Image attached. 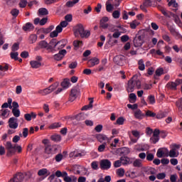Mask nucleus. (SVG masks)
<instances>
[{
	"instance_id": "obj_48",
	"label": "nucleus",
	"mask_w": 182,
	"mask_h": 182,
	"mask_svg": "<svg viewBox=\"0 0 182 182\" xmlns=\"http://www.w3.org/2000/svg\"><path fill=\"white\" fill-rule=\"evenodd\" d=\"M146 160L147 161H153V160H154V154H153L152 153H147Z\"/></svg>"
},
{
	"instance_id": "obj_38",
	"label": "nucleus",
	"mask_w": 182,
	"mask_h": 182,
	"mask_svg": "<svg viewBox=\"0 0 182 182\" xmlns=\"http://www.w3.org/2000/svg\"><path fill=\"white\" fill-rule=\"evenodd\" d=\"M54 28L55 26H50L47 28H42L41 31L43 32V33H50V32H52V31H53Z\"/></svg>"
},
{
	"instance_id": "obj_31",
	"label": "nucleus",
	"mask_w": 182,
	"mask_h": 182,
	"mask_svg": "<svg viewBox=\"0 0 182 182\" xmlns=\"http://www.w3.org/2000/svg\"><path fill=\"white\" fill-rule=\"evenodd\" d=\"M129 103H136V100H137V96L134 93H131L129 95Z\"/></svg>"
},
{
	"instance_id": "obj_52",
	"label": "nucleus",
	"mask_w": 182,
	"mask_h": 182,
	"mask_svg": "<svg viewBox=\"0 0 182 182\" xmlns=\"http://www.w3.org/2000/svg\"><path fill=\"white\" fill-rule=\"evenodd\" d=\"M18 55H19V54L18 53V52H15V53L11 52V53H10L11 58L12 59H14L15 60H18L19 59V58H18Z\"/></svg>"
},
{
	"instance_id": "obj_60",
	"label": "nucleus",
	"mask_w": 182,
	"mask_h": 182,
	"mask_svg": "<svg viewBox=\"0 0 182 182\" xmlns=\"http://www.w3.org/2000/svg\"><path fill=\"white\" fill-rule=\"evenodd\" d=\"M145 116H146L147 117H156V113L148 110L146 111Z\"/></svg>"
},
{
	"instance_id": "obj_55",
	"label": "nucleus",
	"mask_w": 182,
	"mask_h": 182,
	"mask_svg": "<svg viewBox=\"0 0 182 182\" xmlns=\"http://www.w3.org/2000/svg\"><path fill=\"white\" fill-rule=\"evenodd\" d=\"M168 156L169 157H178V154H177V152L172 151L171 149L170 150V151H168Z\"/></svg>"
},
{
	"instance_id": "obj_13",
	"label": "nucleus",
	"mask_w": 182,
	"mask_h": 182,
	"mask_svg": "<svg viewBox=\"0 0 182 182\" xmlns=\"http://www.w3.org/2000/svg\"><path fill=\"white\" fill-rule=\"evenodd\" d=\"M66 53H67L66 50L65 49L60 50L58 53L54 55L55 60H62V59H63Z\"/></svg>"
},
{
	"instance_id": "obj_50",
	"label": "nucleus",
	"mask_w": 182,
	"mask_h": 182,
	"mask_svg": "<svg viewBox=\"0 0 182 182\" xmlns=\"http://www.w3.org/2000/svg\"><path fill=\"white\" fill-rule=\"evenodd\" d=\"M164 73V70L163 68H158L155 71L156 76H161Z\"/></svg>"
},
{
	"instance_id": "obj_15",
	"label": "nucleus",
	"mask_w": 182,
	"mask_h": 182,
	"mask_svg": "<svg viewBox=\"0 0 182 182\" xmlns=\"http://www.w3.org/2000/svg\"><path fill=\"white\" fill-rule=\"evenodd\" d=\"M143 45V38L141 36L134 39V46L135 48H140Z\"/></svg>"
},
{
	"instance_id": "obj_25",
	"label": "nucleus",
	"mask_w": 182,
	"mask_h": 182,
	"mask_svg": "<svg viewBox=\"0 0 182 182\" xmlns=\"http://www.w3.org/2000/svg\"><path fill=\"white\" fill-rule=\"evenodd\" d=\"M96 139L100 141V143H103L105 140H107V136H106V135L99 134L96 135Z\"/></svg>"
},
{
	"instance_id": "obj_8",
	"label": "nucleus",
	"mask_w": 182,
	"mask_h": 182,
	"mask_svg": "<svg viewBox=\"0 0 182 182\" xmlns=\"http://www.w3.org/2000/svg\"><path fill=\"white\" fill-rule=\"evenodd\" d=\"M79 96H80V91L76 88H73L70 94L69 101L74 102Z\"/></svg>"
},
{
	"instance_id": "obj_43",
	"label": "nucleus",
	"mask_w": 182,
	"mask_h": 182,
	"mask_svg": "<svg viewBox=\"0 0 182 182\" xmlns=\"http://www.w3.org/2000/svg\"><path fill=\"white\" fill-rule=\"evenodd\" d=\"M167 112H161L157 114L156 119H164V117H167Z\"/></svg>"
},
{
	"instance_id": "obj_20",
	"label": "nucleus",
	"mask_w": 182,
	"mask_h": 182,
	"mask_svg": "<svg viewBox=\"0 0 182 182\" xmlns=\"http://www.w3.org/2000/svg\"><path fill=\"white\" fill-rule=\"evenodd\" d=\"M108 21H109L108 17H103L100 21V27L102 28V29H107L108 23H106V22H108Z\"/></svg>"
},
{
	"instance_id": "obj_22",
	"label": "nucleus",
	"mask_w": 182,
	"mask_h": 182,
	"mask_svg": "<svg viewBox=\"0 0 182 182\" xmlns=\"http://www.w3.org/2000/svg\"><path fill=\"white\" fill-rule=\"evenodd\" d=\"M30 65L33 69H39L42 66V63L36 60H31Z\"/></svg>"
},
{
	"instance_id": "obj_3",
	"label": "nucleus",
	"mask_w": 182,
	"mask_h": 182,
	"mask_svg": "<svg viewBox=\"0 0 182 182\" xmlns=\"http://www.w3.org/2000/svg\"><path fill=\"white\" fill-rule=\"evenodd\" d=\"M5 147L7 150V157H11L13 154H15V153H16V150L18 153H22V146H17L16 144L13 145L11 141L6 142Z\"/></svg>"
},
{
	"instance_id": "obj_12",
	"label": "nucleus",
	"mask_w": 182,
	"mask_h": 182,
	"mask_svg": "<svg viewBox=\"0 0 182 182\" xmlns=\"http://www.w3.org/2000/svg\"><path fill=\"white\" fill-rule=\"evenodd\" d=\"M100 63V60L99 58L95 57L91 59H90L87 61V66L88 68H93V66H96V65H99Z\"/></svg>"
},
{
	"instance_id": "obj_59",
	"label": "nucleus",
	"mask_w": 182,
	"mask_h": 182,
	"mask_svg": "<svg viewBox=\"0 0 182 182\" xmlns=\"http://www.w3.org/2000/svg\"><path fill=\"white\" fill-rule=\"evenodd\" d=\"M19 50V43H15L12 47H11V50L12 52H16V50Z\"/></svg>"
},
{
	"instance_id": "obj_41",
	"label": "nucleus",
	"mask_w": 182,
	"mask_h": 182,
	"mask_svg": "<svg viewBox=\"0 0 182 182\" xmlns=\"http://www.w3.org/2000/svg\"><path fill=\"white\" fill-rule=\"evenodd\" d=\"M56 176V173H53L48 177V180H50V182H62V180L59 178H55V176ZM55 179V180H54ZM54 180V181H53Z\"/></svg>"
},
{
	"instance_id": "obj_35",
	"label": "nucleus",
	"mask_w": 182,
	"mask_h": 182,
	"mask_svg": "<svg viewBox=\"0 0 182 182\" xmlns=\"http://www.w3.org/2000/svg\"><path fill=\"white\" fill-rule=\"evenodd\" d=\"M124 122H126V119L123 117H119L114 124H119V126H123L124 124Z\"/></svg>"
},
{
	"instance_id": "obj_11",
	"label": "nucleus",
	"mask_w": 182,
	"mask_h": 182,
	"mask_svg": "<svg viewBox=\"0 0 182 182\" xmlns=\"http://www.w3.org/2000/svg\"><path fill=\"white\" fill-rule=\"evenodd\" d=\"M23 178H25V176L20 172L16 173L9 182H22Z\"/></svg>"
},
{
	"instance_id": "obj_28",
	"label": "nucleus",
	"mask_w": 182,
	"mask_h": 182,
	"mask_svg": "<svg viewBox=\"0 0 182 182\" xmlns=\"http://www.w3.org/2000/svg\"><path fill=\"white\" fill-rule=\"evenodd\" d=\"M70 85V80L68 78H65L64 80L61 82V86L63 89H68Z\"/></svg>"
},
{
	"instance_id": "obj_23",
	"label": "nucleus",
	"mask_w": 182,
	"mask_h": 182,
	"mask_svg": "<svg viewBox=\"0 0 182 182\" xmlns=\"http://www.w3.org/2000/svg\"><path fill=\"white\" fill-rule=\"evenodd\" d=\"M66 43H68V41L65 40V39H63V40H61L60 41H58L57 42L58 50H59V49H63V48L65 46H66Z\"/></svg>"
},
{
	"instance_id": "obj_30",
	"label": "nucleus",
	"mask_w": 182,
	"mask_h": 182,
	"mask_svg": "<svg viewBox=\"0 0 182 182\" xmlns=\"http://www.w3.org/2000/svg\"><path fill=\"white\" fill-rule=\"evenodd\" d=\"M33 28V24L31 23H26V25L23 26V30H24L25 32H26V31H32Z\"/></svg>"
},
{
	"instance_id": "obj_9",
	"label": "nucleus",
	"mask_w": 182,
	"mask_h": 182,
	"mask_svg": "<svg viewBox=\"0 0 182 182\" xmlns=\"http://www.w3.org/2000/svg\"><path fill=\"white\" fill-rule=\"evenodd\" d=\"M156 156L159 159H161L162 157H168V149L159 148L157 151Z\"/></svg>"
},
{
	"instance_id": "obj_14",
	"label": "nucleus",
	"mask_w": 182,
	"mask_h": 182,
	"mask_svg": "<svg viewBox=\"0 0 182 182\" xmlns=\"http://www.w3.org/2000/svg\"><path fill=\"white\" fill-rule=\"evenodd\" d=\"M149 6H151V0H144L142 5L140 6V9L143 11V12H147V9Z\"/></svg>"
},
{
	"instance_id": "obj_56",
	"label": "nucleus",
	"mask_w": 182,
	"mask_h": 182,
	"mask_svg": "<svg viewBox=\"0 0 182 182\" xmlns=\"http://www.w3.org/2000/svg\"><path fill=\"white\" fill-rule=\"evenodd\" d=\"M51 140H53V141H60V140H61L60 135L51 136Z\"/></svg>"
},
{
	"instance_id": "obj_46",
	"label": "nucleus",
	"mask_w": 182,
	"mask_h": 182,
	"mask_svg": "<svg viewBox=\"0 0 182 182\" xmlns=\"http://www.w3.org/2000/svg\"><path fill=\"white\" fill-rule=\"evenodd\" d=\"M106 146H107V144L106 142H104L102 144L98 146V151L100 153L105 151V149H106Z\"/></svg>"
},
{
	"instance_id": "obj_16",
	"label": "nucleus",
	"mask_w": 182,
	"mask_h": 182,
	"mask_svg": "<svg viewBox=\"0 0 182 182\" xmlns=\"http://www.w3.org/2000/svg\"><path fill=\"white\" fill-rule=\"evenodd\" d=\"M121 163L123 166H127L128 164H132L133 161L127 156H122L120 158Z\"/></svg>"
},
{
	"instance_id": "obj_32",
	"label": "nucleus",
	"mask_w": 182,
	"mask_h": 182,
	"mask_svg": "<svg viewBox=\"0 0 182 182\" xmlns=\"http://www.w3.org/2000/svg\"><path fill=\"white\" fill-rule=\"evenodd\" d=\"M86 119V114L81 112L75 116V119L80 122L81 120H85Z\"/></svg>"
},
{
	"instance_id": "obj_39",
	"label": "nucleus",
	"mask_w": 182,
	"mask_h": 182,
	"mask_svg": "<svg viewBox=\"0 0 182 182\" xmlns=\"http://www.w3.org/2000/svg\"><path fill=\"white\" fill-rule=\"evenodd\" d=\"M138 65L139 70H144L146 69V65H144V61L143 59H141L138 61Z\"/></svg>"
},
{
	"instance_id": "obj_49",
	"label": "nucleus",
	"mask_w": 182,
	"mask_h": 182,
	"mask_svg": "<svg viewBox=\"0 0 182 182\" xmlns=\"http://www.w3.org/2000/svg\"><path fill=\"white\" fill-rule=\"evenodd\" d=\"M159 140H160V137L159 136H152L150 138V141H151V143H153V144H156V143H157L159 141Z\"/></svg>"
},
{
	"instance_id": "obj_61",
	"label": "nucleus",
	"mask_w": 182,
	"mask_h": 182,
	"mask_svg": "<svg viewBox=\"0 0 182 182\" xmlns=\"http://www.w3.org/2000/svg\"><path fill=\"white\" fill-rule=\"evenodd\" d=\"M117 174L119 176V177H123V176H124V169L122 168H119L117 170Z\"/></svg>"
},
{
	"instance_id": "obj_18",
	"label": "nucleus",
	"mask_w": 182,
	"mask_h": 182,
	"mask_svg": "<svg viewBox=\"0 0 182 182\" xmlns=\"http://www.w3.org/2000/svg\"><path fill=\"white\" fill-rule=\"evenodd\" d=\"M48 46V42L41 41L38 43V46L36 48V50H39V49H46Z\"/></svg>"
},
{
	"instance_id": "obj_19",
	"label": "nucleus",
	"mask_w": 182,
	"mask_h": 182,
	"mask_svg": "<svg viewBox=\"0 0 182 182\" xmlns=\"http://www.w3.org/2000/svg\"><path fill=\"white\" fill-rule=\"evenodd\" d=\"M38 175L40 177H42V176H44L45 177H48V176H50V171H49L46 168H42L38 171Z\"/></svg>"
},
{
	"instance_id": "obj_63",
	"label": "nucleus",
	"mask_w": 182,
	"mask_h": 182,
	"mask_svg": "<svg viewBox=\"0 0 182 182\" xmlns=\"http://www.w3.org/2000/svg\"><path fill=\"white\" fill-rule=\"evenodd\" d=\"M61 126V124L59 123V122H55V123H53L50 126V129H58V127H60Z\"/></svg>"
},
{
	"instance_id": "obj_42",
	"label": "nucleus",
	"mask_w": 182,
	"mask_h": 182,
	"mask_svg": "<svg viewBox=\"0 0 182 182\" xmlns=\"http://www.w3.org/2000/svg\"><path fill=\"white\" fill-rule=\"evenodd\" d=\"M130 153V149L127 147L121 148V154H124V156H127Z\"/></svg>"
},
{
	"instance_id": "obj_37",
	"label": "nucleus",
	"mask_w": 182,
	"mask_h": 182,
	"mask_svg": "<svg viewBox=\"0 0 182 182\" xmlns=\"http://www.w3.org/2000/svg\"><path fill=\"white\" fill-rule=\"evenodd\" d=\"M29 43H35L38 41V36L36 34H31L28 38Z\"/></svg>"
},
{
	"instance_id": "obj_6",
	"label": "nucleus",
	"mask_w": 182,
	"mask_h": 182,
	"mask_svg": "<svg viewBox=\"0 0 182 182\" xmlns=\"http://www.w3.org/2000/svg\"><path fill=\"white\" fill-rule=\"evenodd\" d=\"M101 170H109L112 167V162L109 159H102L100 161Z\"/></svg>"
},
{
	"instance_id": "obj_54",
	"label": "nucleus",
	"mask_w": 182,
	"mask_h": 182,
	"mask_svg": "<svg viewBox=\"0 0 182 182\" xmlns=\"http://www.w3.org/2000/svg\"><path fill=\"white\" fill-rule=\"evenodd\" d=\"M11 14L12 16H14V18H16V16L19 15V11L17 9H14L11 11Z\"/></svg>"
},
{
	"instance_id": "obj_47",
	"label": "nucleus",
	"mask_w": 182,
	"mask_h": 182,
	"mask_svg": "<svg viewBox=\"0 0 182 182\" xmlns=\"http://www.w3.org/2000/svg\"><path fill=\"white\" fill-rule=\"evenodd\" d=\"M55 160L57 163H60L63 160V155L62 154H58L55 156Z\"/></svg>"
},
{
	"instance_id": "obj_10",
	"label": "nucleus",
	"mask_w": 182,
	"mask_h": 182,
	"mask_svg": "<svg viewBox=\"0 0 182 182\" xmlns=\"http://www.w3.org/2000/svg\"><path fill=\"white\" fill-rule=\"evenodd\" d=\"M18 119L16 117H11L9 119V127L10 129H18Z\"/></svg>"
},
{
	"instance_id": "obj_27",
	"label": "nucleus",
	"mask_w": 182,
	"mask_h": 182,
	"mask_svg": "<svg viewBox=\"0 0 182 182\" xmlns=\"http://www.w3.org/2000/svg\"><path fill=\"white\" fill-rule=\"evenodd\" d=\"M176 106L178 107V110L180 114L182 115V98H180L178 101L176 102Z\"/></svg>"
},
{
	"instance_id": "obj_5",
	"label": "nucleus",
	"mask_w": 182,
	"mask_h": 182,
	"mask_svg": "<svg viewBox=\"0 0 182 182\" xmlns=\"http://www.w3.org/2000/svg\"><path fill=\"white\" fill-rule=\"evenodd\" d=\"M44 153L47 156H46V159H49V157H52L53 154H56L58 153V146L56 145H46L44 146Z\"/></svg>"
},
{
	"instance_id": "obj_7",
	"label": "nucleus",
	"mask_w": 182,
	"mask_h": 182,
	"mask_svg": "<svg viewBox=\"0 0 182 182\" xmlns=\"http://www.w3.org/2000/svg\"><path fill=\"white\" fill-rule=\"evenodd\" d=\"M58 86H59V82H56L52 85H50V87H48V88L43 90L41 92V95H49V93H52V92H53V90H55V89H56V87H58Z\"/></svg>"
},
{
	"instance_id": "obj_2",
	"label": "nucleus",
	"mask_w": 182,
	"mask_h": 182,
	"mask_svg": "<svg viewBox=\"0 0 182 182\" xmlns=\"http://www.w3.org/2000/svg\"><path fill=\"white\" fill-rule=\"evenodd\" d=\"M134 87L136 89H141V82L139 80L136 75H134L128 82L127 90L129 93L134 92Z\"/></svg>"
},
{
	"instance_id": "obj_64",
	"label": "nucleus",
	"mask_w": 182,
	"mask_h": 182,
	"mask_svg": "<svg viewBox=\"0 0 182 182\" xmlns=\"http://www.w3.org/2000/svg\"><path fill=\"white\" fill-rule=\"evenodd\" d=\"M47 53H55L56 52V49L52 48V46H48L47 48Z\"/></svg>"
},
{
	"instance_id": "obj_34",
	"label": "nucleus",
	"mask_w": 182,
	"mask_h": 182,
	"mask_svg": "<svg viewBox=\"0 0 182 182\" xmlns=\"http://www.w3.org/2000/svg\"><path fill=\"white\" fill-rule=\"evenodd\" d=\"M48 46H51V48H53V49H56L57 46H58V41L55 38H53L49 44Z\"/></svg>"
},
{
	"instance_id": "obj_36",
	"label": "nucleus",
	"mask_w": 182,
	"mask_h": 182,
	"mask_svg": "<svg viewBox=\"0 0 182 182\" xmlns=\"http://www.w3.org/2000/svg\"><path fill=\"white\" fill-rule=\"evenodd\" d=\"M167 87H168L169 89H172V90H176V89H177V82H168L166 85Z\"/></svg>"
},
{
	"instance_id": "obj_57",
	"label": "nucleus",
	"mask_w": 182,
	"mask_h": 182,
	"mask_svg": "<svg viewBox=\"0 0 182 182\" xmlns=\"http://www.w3.org/2000/svg\"><path fill=\"white\" fill-rule=\"evenodd\" d=\"M26 5H28L27 0H21L18 4V6H20V8H25Z\"/></svg>"
},
{
	"instance_id": "obj_51",
	"label": "nucleus",
	"mask_w": 182,
	"mask_h": 182,
	"mask_svg": "<svg viewBox=\"0 0 182 182\" xmlns=\"http://www.w3.org/2000/svg\"><path fill=\"white\" fill-rule=\"evenodd\" d=\"M148 100L150 105H154V103H156V98L154 97V95L148 96Z\"/></svg>"
},
{
	"instance_id": "obj_53",
	"label": "nucleus",
	"mask_w": 182,
	"mask_h": 182,
	"mask_svg": "<svg viewBox=\"0 0 182 182\" xmlns=\"http://www.w3.org/2000/svg\"><path fill=\"white\" fill-rule=\"evenodd\" d=\"M112 16L114 18V19H119V18H120V12L119 10H115L113 11Z\"/></svg>"
},
{
	"instance_id": "obj_29",
	"label": "nucleus",
	"mask_w": 182,
	"mask_h": 182,
	"mask_svg": "<svg viewBox=\"0 0 182 182\" xmlns=\"http://www.w3.org/2000/svg\"><path fill=\"white\" fill-rule=\"evenodd\" d=\"M90 103L87 105H85L82 107L81 110H89L93 107V98H90Z\"/></svg>"
},
{
	"instance_id": "obj_1",
	"label": "nucleus",
	"mask_w": 182,
	"mask_h": 182,
	"mask_svg": "<svg viewBox=\"0 0 182 182\" xmlns=\"http://www.w3.org/2000/svg\"><path fill=\"white\" fill-rule=\"evenodd\" d=\"M74 35L76 38H89L90 36V31L85 30L83 24L78 23L74 27Z\"/></svg>"
},
{
	"instance_id": "obj_58",
	"label": "nucleus",
	"mask_w": 182,
	"mask_h": 182,
	"mask_svg": "<svg viewBox=\"0 0 182 182\" xmlns=\"http://www.w3.org/2000/svg\"><path fill=\"white\" fill-rule=\"evenodd\" d=\"M91 167L93 170H98L99 169V164L97 161H92L91 163Z\"/></svg>"
},
{
	"instance_id": "obj_24",
	"label": "nucleus",
	"mask_w": 182,
	"mask_h": 182,
	"mask_svg": "<svg viewBox=\"0 0 182 182\" xmlns=\"http://www.w3.org/2000/svg\"><path fill=\"white\" fill-rule=\"evenodd\" d=\"M38 12V16H45L46 15H49V11L46 9V8H40Z\"/></svg>"
},
{
	"instance_id": "obj_26",
	"label": "nucleus",
	"mask_w": 182,
	"mask_h": 182,
	"mask_svg": "<svg viewBox=\"0 0 182 182\" xmlns=\"http://www.w3.org/2000/svg\"><path fill=\"white\" fill-rule=\"evenodd\" d=\"M134 167H138L140 168V167H143V163L141 159H136L133 162Z\"/></svg>"
},
{
	"instance_id": "obj_45",
	"label": "nucleus",
	"mask_w": 182,
	"mask_h": 182,
	"mask_svg": "<svg viewBox=\"0 0 182 182\" xmlns=\"http://www.w3.org/2000/svg\"><path fill=\"white\" fill-rule=\"evenodd\" d=\"M107 68L100 64L98 68L95 70V72H105Z\"/></svg>"
},
{
	"instance_id": "obj_4",
	"label": "nucleus",
	"mask_w": 182,
	"mask_h": 182,
	"mask_svg": "<svg viewBox=\"0 0 182 182\" xmlns=\"http://www.w3.org/2000/svg\"><path fill=\"white\" fill-rule=\"evenodd\" d=\"M55 177H63L65 182H77V178L75 176H68V172L66 171H55Z\"/></svg>"
},
{
	"instance_id": "obj_40",
	"label": "nucleus",
	"mask_w": 182,
	"mask_h": 182,
	"mask_svg": "<svg viewBox=\"0 0 182 182\" xmlns=\"http://www.w3.org/2000/svg\"><path fill=\"white\" fill-rule=\"evenodd\" d=\"M140 25V22L137 21V20H134L132 23H130L131 29H136L137 26Z\"/></svg>"
},
{
	"instance_id": "obj_44",
	"label": "nucleus",
	"mask_w": 182,
	"mask_h": 182,
	"mask_svg": "<svg viewBox=\"0 0 182 182\" xmlns=\"http://www.w3.org/2000/svg\"><path fill=\"white\" fill-rule=\"evenodd\" d=\"M12 113L16 118L19 117L21 116V111L18 108L12 109Z\"/></svg>"
},
{
	"instance_id": "obj_21",
	"label": "nucleus",
	"mask_w": 182,
	"mask_h": 182,
	"mask_svg": "<svg viewBox=\"0 0 182 182\" xmlns=\"http://www.w3.org/2000/svg\"><path fill=\"white\" fill-rule=\"evenodd\" d=\"M144 171L148 176L156 174V168H154L153 167H150V166L145 168Z\"/></svg>"
},
{
	"instance_id": "obj_33",
	"label": "nucleus",
	"mask_w": 182,
	"mask_h": 182,
	"mask_svg": "<svg viewBox=\"0 0 182 182\" xmlns=\"http://www.w3.org/2000/svg\"><path fill=\"white\" fill-rule=\"evenodd\" d=\"M134 116L136 119H143L145 115L141 112V110L138 109L134 112Z\"/></svg>"
},
{
	"instance_id": "obj_62",
	"label": "nucleus",
	"mask_w": 182,
	"mask_h": 182,
	"mask_svg": "<svg viewBox=\"0 0 182 182\" xmlns=\"http://www.w3.org/2000/svg\"><path fill=\"white\" fill-rule=\"evenodd\" d=\"M156 178H158V180H164V178H166V173H158L156 176Z\"/></svg>"
},
{
	"instance_id": "obj_17",
	"label": "nucleus",
	"mask_w": 182,
	"mask_h": 182,
	"mask_svg": "<svg viewBox=\"0 0 182 182\" xmlns=\"http://www.w3.org/2000/svg\"><path fill=\"white\" fill-rule=\"evenodd\" d=\"M149 149H150V146L146 144L136 145V150L138 151H147Z\"/></svg>"
}]
</instances>
